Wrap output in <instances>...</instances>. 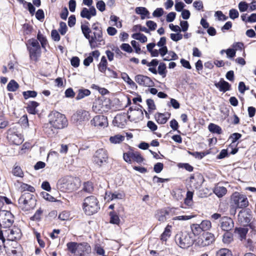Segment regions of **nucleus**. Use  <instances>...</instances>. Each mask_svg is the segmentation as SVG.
<instances>
[{"label":"nucleus","instance_id":"nucleus-24","mask_svg":"<svg viewBox=\"0 0 256 256\" xmlns=\"http://www.w3.org/2000/svg\"><path fill=\"white\" fill-rule=\"evenodd\" d=\"M215 86L218 88L220 92H224L229 90L230 88V84L227 82L222 78L220 82L215 84Z\"/></svg>","mask_w":256,"mask_h":256},{"label":"nucleus","instance_id":"nucleus-9","mask_svg":"<svg viewBox=\"0 0 256 256\" xmlns=\"http://www.w3.org/2000/svg\"><path fill=\"white\" fill-rule=\"evenodd\" d=\"M90 118V115L88 111L80 110L73 114L72 116V120L75 124L80 125L88 121Z\"/></svg>","mask_w":256,"mask_h":256},{"label":"nucleus","instance_id":"nucleus-2","mask_svg":"<svg viewBox=\"0 0 256 256\" xmlns=\"http://www.w3.org/2000/svg\"><path fill=\"white\" fill-rule=\"evenodd\" d=\"M100 208L99 202L96 196H91L84 200L82 209L86 215H92L96 213Z\"/></svg>","mask_w":256,"mask_h":256},{"label":"nucleus","instance_id":"nucleus-57","mask_svg":"<svg viewBox=\"0 0 256 256\" xmlns=\"http://www.w3.org/2000/svg\"><path fill=\"white\" fill-rule=\"evenodd\" d=\"M238 9L240 12H244L247 10L248 6V4L245 2H241L238 4Z\"/></svg>","mask_w":256,"mask_h":256},{"label":"nucleus","instance_id":"nucleus-60","mask_svg":"<svg viewBox=\"0 0 256 256\" xmlns=\"http://www.w3.org/2000/svg\"><path fill=\"white\" fill-rule=\"evenodd\" d=\"M184 6L182 2H179V0H176L175 9L177 12H181Z\"/></svg>","mask_w":256,"mask_h":256},{"label":"nucleus","instance_id":"nucleus-17","mask_svg":"<svg viewBox=\"0 0 256 256\" xmlns=\"http://www.w3.org/2000/svg\"><path fill=\"white\" fill-rule=\"evenodd\" d=\"M7 138L11 144L20 145L24 142V138L20 134L10 130L8 132Z\"/></svg>","mask_w":256,"mask_h":256},{"label":"nucleus","instance_id":"nucleus-36","mask_svg":"<svg viewBox=\"0 0 256 256\" xmlns=\"http://www.w3.org/2000/svg\"><path fill=\"white\" fill-rule=\"evenodd\" d=\"M194 192L188 190L186 192V198H184V204L188 206H191L193 204L192 198Z\"/></svg>","mask_w":256,"mask_h":256},{"label":"nucleus","instance_id":"nucleus-31","mask_svg":"<svg viewBox=\"0 0 256 256\" xmlns=\"http://www.w3.org/2000/svg\"><path fill=\"white\" fill-rule=\"evenodd\" d=\"M90 94V92L88 89H80L78 90L76 99V100H81L86 96H88Z\"/></svg>","mask_w":256,"mask_h":256},{"label":"nucleus","instance_id":"nucleus-13","mask_svg":"<svg viewBox=\"0 0 256 256\" xmlns=\"http://www.w3.org/2000/svg\"><path fill=\"white\" fill-rule=\"evenodd\" d=\"M101 100H96L93 103L92 110L95 113L102 114L110 109V106Z\"/></svg>","mask_w":256,"mask_h":256},{"label":"nucleus","instance_id":"nucleus-6","mask_svg":"<svg viewBox=\"0 0 256 256\" xmlns=\"http://www.w3.org/2000/svg\"><path fill=\"white\" fill-rule=\"evenodd\" d=\"M27 48L29 52L30 57L32 60L37 61L40 56V47L38 40L32 38L28 40Z\"/></svg>","mask_w":256,"mask_h":256},{"label":"nucleus","instance_id":"nucleus-55","mask_svg":"<svg viewBox=\"0 0 256 256\" xmlns=\"http://www.w3.org/2000/svg\"><path fill=\"white\" fill-rule=\"evenodd\" d=\"M70 213L68 212L64 211L60 214L58 218L62 220H66L70 218Z\"/></svg>","mask_w":256,"mask_h":256},{"label":"nucleus","instance_id":"nucleus-33","mask_svg":"<svg viewBox=\"0 0 256 256\" xmlns=\"http://www.w3.org/2000/svg\"><path fill=\"white\" fill-rule=\"evenodd\" d=\"M124 140V136L120 134H116L110 138V141L114 144H120Z\"/></svg>","mask_w":256,"mask_h":256},{"label":"nucleus","instance_id":"nucleus-47","mask_svg":"<svg viewBox=\"0 0 256 256\" xmlns=\"http://www.w3.org/2000/svg\"><path fill=\"white\" fill-rule=\"evenodd\" d=\"M20 188L23 193L25 192H24L26 191L32 192L35 190V189L33 186L24 183H22L21 184Z\"/></svg>","mask_w":256,"mask_h":256},{"label":"nucleus","instance_id":"nucleus-18","mask_svg":"<svg viewBox=\"0 0 256 256\" xmlns=\"http://www.w3.org/2000/svg\"><path fill=\"white\" fill-rule=\"evenodd\" d=\"M134 80L138 84L144 86L150 87L154 86V82L149 77L142 74L136 75Z\"/></svg>","mask_w":256,"mask_h":256},{"label":"nucleus","instance_id":"nucleus-61","mask_svg":"<svg viewBox=\"0 0 256 256\" xmlns=\"http://www.w3.org/2000/svg\"><path fill=\"white\" fill-rule=\"evenodd\" d=\"M238 221L240 223H242V224L244 226L247 225L249 222H250V219L246 217L244 218V217L242 216V214H238Z\"/></svg>","mask_w":256,"mask_h":256},{"label":"nucleus","instance_id":"nucleus-11","mask_svg":"<svg viewBox=\"0 0 256 256\" xmlns=\"http://www.w3.org/2000/svg\"><path fill=\"white\" fill-rule=\"evenodd\" d=\"M232 201L238 208H244L248 204L246 196L238 192H235L232 194Z\"/></svg>","mask_w":256,"mask_h":256},{"label":"nucleus","instance_id":"nucleus-52","mask_svg":"<svg viewBox=\"0 0 256 256\" xmlns=\"http://www.w3.org/2000/svg\"><path fill=\"white\" fill-rule=\"evenodd\" d=\"M5 239L3 236L2 230H0V253L2 252V250H5L4 246H6V244H4Z\"/></svg>","mask_w":256,"mask_h":256},{"label":"nucleus","instance_id":"nucleus-46","mask_svg":"<svg viewBox=\"0 0 256 256\" xmlns=\"http://www.w3.org/2000/svg\"><path fill=\"white\" fill-rule=\"evenodd\" d=\"M122 78L124 80L125 82H126L128 84H129L131 86H136V84H135V82L130 78L126 73L124 72L122 74Z\"/></svg>","mask_w":256,"mask_h":256},{"label":"nucleus","instance_id":"nucleus-49","mask_svg":"<svg viewBox=\"0 0 256 256\" xmlns=\"http://www.w3.org/2000/svg\"><path fill=\"white\" fill-rule=\"evenodd\" d=\"M110 222L113 224H118L120 221L118 216L113 212L110 213Z\"/></svg>","mask_w":256,"mask_h":256},{"label":"nucleus","instance_id":"nucleus-37","mask_svg":"<svg viewBox=\"0 0 256 256\" xmlns=\"http://www.w3.org/2000/svg\"><path fill=\"white\" fill-rule=\"evenodd\" d=\"M82 190L89 194L92 193L94 190V186L92 182H84Z\"/></svg>","mask_w":256,"mask_h":256},{"label":"nucleus","instance_id":"nucleus-7","mask_svg":"<svg viewBox=\"0 0 256 256\" xmlns=\"http://www.w3.org/2000/svg\"><path fill=\"white\" fill-rule=\"evenodd\" d=\"M108 158L107 151L104 148H100L93 156V163L96 166L100 168L108 162Z\"/></svg>","mask_w":256,"mask_h":256},{"label":"nucleus","instance_id":"nucleus-59","mask_svg":"<svg viewBox=\"0 0 256 256\" xmlns=\"http://www.w3.org/2000/svg\"><path fill=\"white\" fill-rule=\"evenodd\" d=\"M178 166L180 168H184L189 172L193 170V167L188 163H180L178 164Z\"/></svg>","mask_w":256,"mask_h":256},{"label":"nucleus","instance_id":"nucleus-8","mask_svg":"<svg viewBox=\"0 0 256 256\" xmlns=\"http://www.w3.org/2000/svg\"><path fill=\"white\" fill-rule=\"evenodd\" d=\"M176 241L181 248H186L192 244L194 240L190 234L184 232L177 234L176 236Z\"/></svg>","mask_w":256,"mask_h":256},{"label":"nucleus","instance_id":"nucleus-19","mask_svg":"<svg viewBox=\"0 0 256 256\" xmlns=\"http://www.w3.org/2000/svg\"><path fill=\"white\" fill-rule=\"evenodd\" d=\"M90 124L97 127H105L108 124L107 118L102 115L95 116L91 120Z\"/></svg>","mask_w":256,"mask_h":256},{"label":"nucleus","instance_id":"nucleus-53","mask_svg":"<svg viewBox=\"0 0 256 256\" xmlns=\"http://www.w3.org/2000/svg\"><path fill=\"white\" fill-rule=\"evenodd\" d=\"M37 38L40 42L42 47L44 48L47 40L46 38L40 32L38 34Z\"/></svg>","mask_w":256,"mask_h":256},{"label":"nucleus","instance_id":"nucleus-21","mask_svg":"<svg viewBox=\"0 0 256 256\" xmlns=\"http://www.w3.org/2000/svg\"><path fill=\"white\" fill-rule=\"evenodd\" d=\"M234 224L232 218L226 216L221 218L220 226L223 230L228 232L234 228Z\"/></svg>","mask_w":256,"mask_h":256},{"label":"nucleus","instance_id":"nucleus-28","mask_svg":"<svg viewBox=\"0 0 256 256\" xmlns=\"http://www.w3.org/2000/svg\"><path fill=\"white\" fill-rule=\"evenodd\" d=\"M39 106V104L35 101L30 102L26 107L28 112L30 114H35L37 111L36 108Z\"/></svg>","mask_w":256,"mask_h":256},{"label":"nucleus","instance_id":"nucleus-5","mask_svg":"<svg viewBox=\"0 0 256 256\" xmlns=\"http://www.w3.org/2000/svg\"><path fill=\"white\" fill-rule=\"evenodd\" d=\"M75 180L71 176L60 178L58 182L57 188L63 192H71L76 189Z\"/></svg>","mask_w":256,"mask_h":256},{"label":"nucleus","instance_id":"nucleus-30","mask_svg":"<svg viewBox=\"0 0 256 256\" xmlns=\"http://www.w3.org/2000/svg\"><path fill=\"white\" fill-rule=\"evenodd\" d=\"M108 62L107 60L104 56H102L98 68V70L102 73H106V70H108L107 68Z\"/></svg>","mask_w":256,"mask_h":256},{"label":"nucleus","instance_id":"nucleus-23","mask_svg":"<svg viewBox=\"0 0 256 256\" xmlns=\"http://www.w3.org/2000/svg\"><path fill=\"white\" fill-rule=\"evenodd\" d=\"M58 128H53L50 122L44 124V130L46 134L49 137H53L58 133Z\"/></svg>","mask_w":256,"mask_h":256},{"label":"nucleus","instance_id":"nucleus-42","mask_svg":"<svg viewBox=\"0 0 256 256\" xmlns=\"http://www.w3.org/2000/svg\"><path fill=\"white\" fill-rule=\"evenodd\" d=\"M216 256H232L230 250L228 248H220L216 252Z\"/></svg>","mask_w":256,"mask_h":256},{"label":"nucleus","instance_id":"nucleus-12","mask_svg":"<svg viewBox=\"0 0 256 256\" xmlns=\"http://www.w3.org/2000/svg\"><path fill=\"white\" fill-rule=\"evenodd\" d=\"M214 241V235L211 232H206L198 238L196 244L200 246L204 247L212 244Z\"/></svg>","mask_w":256,"mask_h":256},{"label":"nucleus","instance_id":"nucleus-48","mask_svg":"<svg viewBox=\"0 0 256 256\" xmlns=\"http://www.w3.org/2000/svg\"><path fill=\"white\" fill-rule=\"evenodd\" d=\"M23 96L25 99L30 98H35L37 96V92L34 90H28L22 92Z\"/></svg>","mask_w":256,"mask_h":256},{"label":"nucleus","instance_id":"nucleus-22","mask_svg":"<svg viewBox=\"0 0 256 256\" xmlns=\"http://www.w3.org/2000/svg\"><path fill=\"white\" fill-rule=\"evenodd\" d=\"M96 14V10L94 6H92L89 9L84 8L80 12V16L88 20H90L92 16H95Z\"/></svg>","mask_w":256,"mask_h":256},{"label":"nucleus","instance_id":"nucleus-63","mask_svg":"<svg viewBox=\"0 0 256 256\" xmlns=\"http://www.w3.org/2000/svg\"><path fill=\"white\" fill-rule=\"evenodd\" d=\"M229 16L230 18L234 20L239 16V13L238 11L236 9H232L230 10Z\"/></svg>","mask_w":256,"mask_h":256},{"label":"nucleus","instance_id":"nucleus-51","mask_svg":"<svg viewBox=\"0 0 256 256\" xmlns=\"http://www.w3.org/2000/svg\"><path fill=\"white\" fill-rule=\"evenodd\" d=\"M14 175L22 177L23 176V172L20 168V167L16 166L14 168L12 171Z\"/></svg>","mask_w":256,"mask_h":256},{"label":"nucleus","instance_id":"nucleus-45","mask_svg":"<svg viewBox=\"0 0 256 256\" xmlns=\"http://www.w3.org/2000/svg\"><path fill=\"white\" fill-rule=\"evenodd\" d=\"M78 245V243L75 242H70L66 244L68 250L72 254H75L76 252H77Z\"/></svg>","mask_w":256,"mask_h":256},{"label":"nucleus","instance_id":"nucleus-4","mask_svg":"<svg viewBox=\"0 0 256 256\" xmlns=\"http://www.w3.org/2000/svg\"><path fill=\"white\" fill-rule=\"evenodd\" d=\"M20 207L24 211L33 209L36 206V200L33 194L25 192L22 193L18 199Z\"/></svg>","mask_w":256,"mask_h":256},{"label":"nucleus","instance_id":"nucleus-14","mask_svg":"<svg viewBox=\"0 0 256 256\" xmlns=\"http://www.w3.org/2000/svg\"><path fill=\"white\" fill-rule=\"evenodd\" d=\"M5 234L7 236L8 243L16 242L20 240L22 236L20 230L17 228L9 229L5 231Z\"/></svg>","mask_w":256,"mask_h":256},{"label":"nucleus","instance_id":"nucleus-40","mask_svg":"<svg viewBox=\"0 0 256 256\" xmlns=\"http://www.w3.org/2000/svg\"><path fill=\"white\" fill-rule=\"evenodd\" d=\"M166 65L164 62H160L158 66V72L162 78L166 76L167 70H166Z\"/></svg>","mask_w":256,"mask_h":256},{"label":"nucleus","instance_id":"nucleus-64","mask_svg":"<svg viewBox=\"0 0 256 256\" xmlns=\"http://www.w3.org/2000/svg\"><path fill=\"white\" fill-rule=\"evenodd\" d=\"M146 25L150 30H154L157 26L156 24L152 20L147 21Z\"/></svg>","mask_w":256,"mask_h":256},{"label":"nucleus","instance_id":"nucleus-62","mask_svg":"<svg viewBox=\"0 0 256 256\" xmlns=\"http://www.w3.org/2000/svg\"><path fill=\"white\" fill-rule=\"evenodd\" d=\"M164 168V164L161 162H157L154 166V170L156 173H160Z\"/></svg>","mask_w":256,"mask_h":256},{"label":"nucleus","instance_id":"nucleus-35","mask_svg":"<svg viewBox=\"0 0 256 256\" xmlns=\"http://www.w3.org/2000/svg\"><path fill=\"white\" fill-rule=\"evenodd\" d=\"M233 241V235L232 234L229 232H226L222 238V242L225 244H229L231 242Z\"/></svg>","mask_w":256,"mask_h":256},{"label":"nucleus","instance_id":"nucleus-44","mask_svg":"<svg viewBox=\"0 0 256 256\" xmlns=\"http://www.w3.org/2000/svg\"><path fill=\"white\" fill-rule=\"evenodd\" d=\"M171 226L168 225L165 228L164 231L161 235V240L163 241H166L167 238L170 236Z\"/></svg>","mask_w":256,"mask_h":256},{"label":"nucleus","instance_id":"nucleus-39","mask_svg":"<svg viewBox=\"0 0 256 256\" xmlns=\"http://www.w3.org/2000/svg\"><path fill=\"white\" fill-rule=\"evenodd\" d=\"M132 37L133 38L138 40L142 43L146 42L148 40V38L146 36L140 32L132 34Z\"/></svg>","mask_w":256,"mask_h":256},{"label":"nucleus","instance_id":"nucleus-16","mask_svg":"<svg viewBox=\"0 0 256 256\" xmlns=\"http://www.w3.org/2000/svg\"><path fill=\"white\" fill-rule=\"evenodd\" d=\"M142 113L141 111H139L138 110L134 108L133 110L132 108L130 107L128 111V116L124 114H122L117 115L115 118L116 121H120L122 123L126 122V118H128L130 121H134L136 120L135 118H132V114H136L137 113Z\"/></svg>","mask_w":256,"mask_h":256},{"label":"nucleus","instance_id":"nucleus-25","mask_svg":"<svg viewBox=\"0 0 256 256\" xmlns=\"http://www.w3.org/2000/svg\"><path fill=\"white\" fill-rule=\"evenodd\" d=\"M155 119L158 123L160 124H166L170 117V114L166 112L165 114L157 113L154 116Z\"/></svg>","mask_w":256,"mask_h":256},{"label":"nucleus","instance_id":"nucleus-27","mask_svg":"<svg viewBox=\"0 0 256 256\" xmlns=\"http://www.w3.org/2000/svg\"><path fill=\"white\" fill-rule=\"evenodd\" d=\"M227 192L226 188L220 185L216 186L214 189V192L218 197L222 198L224 196Z\"/></svg>","mask_w":256,"mask_h":256},{"label":"nucleus","instance_id":"nucleus-54","mask_svg":"<svg viewBox=\"0 0 256 256\" xmlns=\"http://www.w3.org/2000/svg\"><path fill=\"white\" fill-rule=\"evenodd\" d=\"M132 31L134 32H138V31H141L144 32L146 33H148L149 32L148 30L144 26H142L140 25H135L132 28Z\"/></svg>","mask_w":256,"mask_h":256},{"label":"nucleus","instance_id":"nucleus-29","mask_svg":"<svg viewBox=\"0 0 256 256\" xmlns=\"http://www.w3.org/2000/svg\"><path fill=\"white\" fill-rule=\"evenodd\" d=\"M136 12L137 14H140L141 18L144 20L147 17L149 18L148 15L150 14L146 8L144 7H137L136 8Z\"/></svg>","mask_w":256,"mask_h":256},{"label":"nucleus","instance_id":"nucleus-26","mask_svg":"<svg viewBox=\"0 0 256 256\" xmlns=\"http://www.w3.org/2000/svg\"><path fill=\"white\" fill-rule=\"evenodd\" d=\"M169 214V212L164 209L157 210L156 214V218L160 222H163L166 220V216Z\"/></svg>","mask_w":256,"mask_h":256},{"label":"nucleus","instance_id":"nucleus-58","mask_svg":"<svg viewBox=\"0 0 256 256\" xmlns=\"http://www.w3.org/2000/svg\"><path fill=\"white\" fill-rule=\"evenodd\" d=\"M146 104L149 111L156 110V106L153 100L150 98L146 100Z\"/></svg>","mask_w":256,"mask_h":256},{"label":"nucleus","instance_id":"nucleus-56","mask_svg":"<svg viewBox=\"0 0 256 256\" xmlns=\"http://www.w3.org/2000/svg\"><path fill=\"white\" fill-rule=\"evenodd\" d=\"M58 31L62 35H64L66 32L67 26L66 24L64 22H60V28Z\"/></svg>","mask_w":256,"mask_h":256},{"label":"nucleus","instance_id":"nucleus-20","mask_svg":"<svg viewBox=\"0 0 256 256\" xmlns=\"http://www.w3.org/2000/svg\"><path fill=\"white\" fill-rule=\"evenodd\" d=\"M92 248L90 245L87 242L78 243L77 246V252L80 256H85L90 254Z\"/></svg>","mask_w":256,"mask_h":256},{"label":"nucleus","instance_id":"nucleus-50","mask_svg":"<svg viewBox=\"0 0 256 256\" xmlns=\"http://www.w3.org/2000/svg\"><path fill=\"white\" fill-rule=\"evenodd\" d=\"M241 137L242 134L239 133L235 132L232 134L229 138L232 142L231 144H234Z\"/></svg>","mask_w":256,"mask_h":256},{"label":"nucleus","instance_id":"nucleus-43","mask_svg":"<svg viewBox=\"0 0 256 256\" xmlns=\"http://www.w3.org/2000/svg\"><path fill=\"white\" fill-rule=\"evenodd\" d=\"M202 231H206L210 230L212 227V224L210 220H204L199 224Z\"/></svg>","mask_w":256,"mask_h":256},{"label":"nucleus","instance_id":"nucleus-41","mask_svg":"<svg viewBox=\"0 0 256 256\" xmlns=\"http://www.w3.org/2000/svg\"><path fill=\"white\" fill-rule=\"evenodd\" d=\"M190 228L194 236H198L202 232L199 224H192L190 226Z\"/></svg>","mask_w":256,"mask_h":256},{"label":"nucleus","instance_id":"nucleus-1","mask_svg":"<svg viewBox=\"0 0 256 256\" xmlns=\"http://www.w3.org/2000/svg\"><path fill=\"white\" fill-rule=\"evenodd\" d=\"M86 22L81 25L82 32L86 38L88 40L90 46L93 49L104 44L102 28L98 22L94 23L91 28Z\"/></svg>","mask_w":256,"mask_h":256},{"label":"nucleus","instance_id":"nucleus-10","mask_svg":"<svg viewBox=\"0 0 256 256\" xmlns=\"http://www.w3.org/2000/svg\"><path fill=\"white\" fill-rule=\"evenodd\" d=\"M6 252L8 256H22V248L16 242L6 243L4 246Z\"/></svg>","mask_w":256,"mask_h":256},{"label":"nucleus","instance_id":"nucleus-32","mask_svg":"<svg viewBox=\"0 0 256 256\" xmlns=\"http://www.w3.org/2000/svg\"><path fill=\"white\" fill-rule=\"evenodd\" d=\"M208 130L212 133L220 134L222 132L221 128L212 123H210L208 126Z\"/></svg>","mask_w":256,"mask_h":256},{"label":"nucleus","instance_id":"nucleus-38","mask_svg":"<svg viewBox=\"0 0 256 256\" xmlns=\"http://www.w3.org/2000/svg\"><path fill=\"white\" fill-rule=\"evenodd\" d=\"M131 156L132 160L138 163H141L144 161V158L138 152H132Z\"/></svg>","mask_w":256,"mask_h":256},{"label":"nucleus","instance_id":"nucleus-34","mask_svg":"<svg viewBox=\"0 0 256 256\" xmlns=\"http://www.w3.org/2000/svg\"><path fill=\"white\" fill-rule=\"evenodd\" d=\"M19 88V85L14 80H11L7 85V90L9 92H15Z\"/></svg>","mask_w":256,"mask_h":256},{"label":"nucleus","instance_id":"nucleus-3","mask_svg":"<svg viewBox=\"0 0 256 256\" xmlns=\"http://www.w3.org/2000/svg\"><path fill=\"white\" fill-rule=\"evenodd\" d=\"M49 122L53 128L62 129L68 125V120L65 116L57 111H52L48 115Z\"/></svg>","mask_w":256,"mask_h":256},{"label":"nucleus","instance_id":"nucleus-15","mask_svg":"<svg viewBox=\"0 0 256 256\" xmlns=\"http://www.w3.org/2000/svg\"><path fill=\"white\" fill-rule=\"evenodd\" d=\"M14 222L12 214L8 211L0 212V225L4 227H10Z\"/></svg>","mask_w":256,"mask_h":256}]
</instances>
